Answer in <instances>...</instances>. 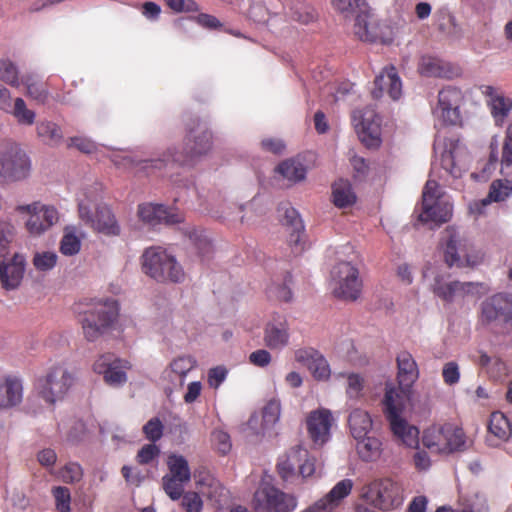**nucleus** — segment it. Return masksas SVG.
I'll use <instances>...</instances> for the list:
<instances>
[{
    "mask_svg": "<svg viewBox=\"0 0 512 512\" xmlns=\"http://www.w3.org/2000/svg\"><path fill=\"white\" fill-rule=\"evenodd\" d=\"M440 249L444 262L450 268H476L485 259L484 251L453 226L443 231Z\"/></svg>",
    "mask_w": 512,
    "mask_h": 512,
    "instance_id": "f257e3e1",
    "label": "nucleus"
},
{
    "mask_svg": "<svg viewBox=\"0 0 512 512\" xmlns=\"http://www.w3.org/2000/svg\"><path fill=\"white\" fill-rule=\"evenodd\" d=\"M75 312L79 317L84 337L94 342L114 327L119 315V305L115 299L105 298L85 307L77 305Z\"/></svg>",
    "mask_w": 512,
    "mask_h": 512,
    "instance_id": "f03ea898",
    "label": "nucleus"
},
{
    "mask_svg": "<svg viewBox=\"0 0 512 512\" xmlns=\"http://www.w3.org/2000/svg\"><path fill=\"white\" fill-rule=\"evenodd\" d=\"M100 191L96 186L86 187L78 194V215L84 224L93 230L107 235L120 234V226L111 209L99 202Z\"/></svg>",
    "mask_w": 512,
    "mask_h": 512,
    "instance_id": "7ed1b4c3",
    "label": "nucleus"
},
{
    "mask_svg": "<svg viewBox=\"0 0 512 512\" xmlns=\"http://www.w3.org/2000/svg\"><path fill=\"white\" fill-rule=\"evenodd\" d=\"M141 267L146 276L158 283H181L185 280L184 269L176 257L159 246L145 249Z\"/></svg>",
    "mask_w": 512,
    "mask_h": 512,
    "instance_id": "20e7f679",
    "label": "nucleus"
},
{
    "mask_svg": "<svg viewBox=\"0 0 512 512\" xmlns=\"http://www.w3.org/2000/svg\"><path fill=\"white\" fill-rule=\"evenodd\" d=\"M435 162L432 172L439 163L443 170L440 175L445 181L460 179L468 170L469 155L465 145L456 138L437 137L434 142Z\"/></svg>",
    "mask_w": 512,
    "mask_h": 512,
    "instance_id": "39448f33",
    "label": "nucleus"
},
{
    "mask_svg": "<svg viewBox=\"0 0 512 512\" xmlns=\"http://www.w3.org/2000/svg\"><path fill=\"white\" fill-rule=\"evenodd\" d=\"M450 197L441 190L440 184L429 179L422 194V210L418 216L420 222L439 226L450 220L452 216Z\"/></svg>",
    "mask_w": 512,
    "mask_h": 512,
    "instance_id": "423d86ee",
    "label": "nucleus"
},
{
    "mask_svg": "<svg viewBox=\"0 0 512 512\" xmlns=\"http://www.w3.org/2000/svg\"><path fill=\"white\" fill-rule=\"evenodd\" d=\"M32 173V161L16 143H0V183L10 184L27 180Z\"/></svg>",
    "mask_w": 512,
    "mask_h": 512,
    "instance_id": "0eeeda50",
    "label": "nucleus"
},
{
    "mask_svg": "<svg viewBox=\"0 0 512 512\" xmlns=\"http://www.w3.org/2000/svg\"><path fill=\"white\" fill-rule=\"evenodd\" d=\"M74 383V374L64 365L57 364L37 378L35 390L41 399L53 405L65 398Z\"/></svg>",
    "mask_w": 512,
    "mask_h": 512,
    "instance_id": "6e6552de",
    "label": "nucleus"
},
{
    "mask_svg": "<svg viewBox=\"0 0 512 512\" xmlns=\"http://www.w3.org/2000/svg\"><path fill=\"white\" fill-rule=\"evenodd\" d=\"M423 445L433 453L450 454L465 447L464 431L452 423L434 424L424 430Z\"/></svg>",
    "mask_w": 512,
    "mask_h": 512,
    "instance_id": "1a4fd4ad",
    "label": "nucleus"
},
{
    "mask_svg": "<svg viewBox=\"0 0 512 512\" xmlns=\"http://www.w3.org/2000/svg\"><path fill=\"white\" fill-rule=\"evenodd\" d=\"M189 133L185 140V146L182 152L176 151V148H169L164 153L166 164L174 162L179 165H188L194 158L207 154L212 148V134L200 123L196 127L188 125Z\"/></svg>",
    "mask_w": 512,
    "mask_h": 512,
    "instance_id": "9d476101",
    "label": "nucleus"
},
{
    "mask_svg": "<svg viewBox=\"0 0 512 512\" xmlns=\"http://www.w3.org/2000/svg\"><path fill=\"white\" fill-rule=\"evenodd\" d=\"M465 95L454 86L443 87L437 95V101L432 106V115L437 123L443 126H458L463 120Z\"/></svg>",
    "mask_w": 512,
    "mask_h": 512,
    "instance_id": "9b49d317",
    "label": "nucleus"
},
{
    "mask_svg": "<svg viewBox=\"0 0 512 512\" xmlns=\"http://www.w3.org/2000/svg\"><path fill=\"white\" fill-rule=\"evenodd\" d=\"M480 321L484 325L512 330V293H496L480 305Z\"/></svg>",
    "mask_w": 512,
    "mask_h": 512,
    "instance_id": "f8f14e48",
    "label": "nucleus"
},
{
    "mask_svg": "<svg viewBox=\"0 0 512 512\" xmlns=\"http://www.w3.org/2000/svg\"><path fill=\"white\" fill-rule=\"evenodd\" d=\"M297 498L280 491L267 481H262L254 493L253 506L257 512H293Z\"/></svg>",
    "mask_w": 512,
    "mask_h": 512,
    "instance_id": "ddd939ff",
    "label": "nucleus"
},
{
    "mask_svg": "<svg viewBox=\"0 0 512 512\" xmlns=\"http://www.w3.org/2000/svg\"><path fill=\"white\" fill-rule=\"evenodd\" d=\"M15 210L19 214L28 215L25 228L32 236L44 234L60 220L59 211L55 206L43 204L39 201L18 205Z\"/></svg>",
    "mask_w": 512,
    "mask_h": 512,
    "instance_id": "4468645a",
    "label": "nucleus"
},
{
    "mask_svg": "<svg viewBox=\"0 0 512 512\" xmlns=\"http://www.w3.org/2000/svg\"><path fill=\"white\" fill-rule=\"evenodd\" d=\"M331 283L336 297L355 301L362 291V280L357 265L335 264L331 270Z\"/></svg>",
    "mask_w": 512,
    "mask_h": 512,
    "instance_id": "2eb2a0df",
    "label": "nucleus"
},
{
    "mask_svg": "<svg viewBox=\"0 0 512 512\" xmlns=\"http://www.w3.org/2000/svg\"><path fill=\"white\" fill-rule=\"evenodd\" d=\"M352 122L361 142L366 147L378 148L381 145V118L372 106L354 110Z\"/></svg>",
    "mask_w": 512,
    "mask_h": 512,
    "instance_id": "dca6fc26",
    "label": "nucleus"
},
{
    "mask_svg": "<svg viewBox=\"0 0 512 512\" xmlns=\"http://www.w3.org/2000/svg\"><path fill=\"white\" fill-rule=\"evenodd\" d=\"M167 467L168 473L162 478L163 489L172 500H179L185 484L191 480L188 461L182 455L172 454L168 457Z\"/></svg>",
    "mask_w": 512,
    "mask_h": 512,
    "instance_id": "f3484780",
    "label": "nucleus"
},
{
    "mask_svg": "<svg viewBox=\"0 0 512 512\" xmlns=\"http://www.w3.org/2000/svg\"><path fill=\"white\" fill-rule=\"evenodd\" d=\"M281 416V403L278 399H271L262 408L260 413H254L247 421L248 431L260 438H270L276 434L275 428Z\"/></svg>",
    "mask_w": 512,
    "mask_h": 512,
    "instance_id": "a211bd4d",
    "label": "nucleus"
},
{
    "mask_svg": "<svg viewBox=\"0 0 512 512\" xmlns=\"http://www.w3.org/2000/svg\"><path fill=\"white\" fill-rule=\"evenodd\" d=\"M368 493L373 504L382 510L398 507L403 502V488L401 484L390 478L372 482Z\"/></svg>",
    "mask_w": 512,
    "mask_h": 512,
    "instance_id": "6ab92c4d",
    "label": "nucleus"
},
{
    "mask_svg": "<svg viewBox=\"0 0 512 512\" xmlns=\"http://www.w3.org/2000/svg\"><path fill=\"white\" fill-rule=\"evenodd\" d=\"M130 368L127 360L120 359L112 353L100 355L93 364L95 373L103 375L105 383L119 387L127 382L126 371Z\"/></svg>",
    "mask_w": 512,
    "mask_h": 512,
    "instance_id": "aec40b11",
    "label": "nucleus"
},
{
    "mask_svg": "<svg viewBox=\"0 0 512 512\" xmlns=\"http://www.w3.org/2000/svg\"><path fill=\"white\" fill-rule=\"evenodd\" d=\"M279 213L288 232V244L295 254L301 253L305 248V233L299 213L288 203L279 207Z\"/></svg>",
    "mask_w": 512,
    "mask_h": 512,
    "instance_id": "412c9836",
    "label": "nucleus"
},
{
    "mask_svg": "<svg viewBox=\"0 0 512 512\" xmlns=\"http://www.w3.org/2000/svg\"><path fill=\"white\" fill-rule=\"evenodd\" d=\"M373 98L379 99L387 94L392 100H399L402 96V81L393 66H388L375 78Z\"/></svg>",
    "mask_w": 512,
    "mask_h": 512,
    "instance_id": "4be33fe9",
    "label": "nucleus"
},
{
    "mask_svg": "<svg viewBox=\"0 0 512 512\" xmlns=\"http://www.w3.org/2000/svg\"><path fill=\"white\" fill-rule=\"evenodd\" d=\"M26 257L15 253L9 260L0 261V282L6 290L16 289L25 273Z\"/></svg>",
    "mask_w": 512,
    "mask_h": 512,
    "instance_id": "5701e85b",
    "label": "nucleus"
},
{
    "mask_svg": "<svg viewBox=\"0 0 512 512\" xmlns=\"http://www.w3.org/2000/svg\"><path fill=\"white\" fill-rule=\"evenodd\" d=\"M332 420L331 412L327 409H319L309 414L307 429L316 446H322L330 439Z\"/></svg>",
    "mask_w": 512,
    "mask_h": 512,
    "instance_id": "b1692460",
    "label": "nucleus"
},
{
    "mask_svg": "<svg viewBox=\"0 0 512 512\" xmlns=\"http://www.w3.org/2000/svg\"><path fill=\"white\" fill-rule=\"evenodd\" d=\"M512 437V425L502 412L496 411L490 415L488 422V434L485 444L491 448H500Z\"/></svg>",
    "mask_w": 512,
    "mask_h": 512,
    "instance_id": "393cba45",
    "label": "nucleus"
},
{
    "mask_svg": "<svg viewBox=\"0 0 512 512\" xmlns=\"http://www.w3.org/2000/svg\"><path fill=\"white\" fill-rule=\"evenodd\" d=\"M23 400V380L16 375L0 376V410H9Z\"/></svg>",
    "mask_w": 512,
    "mask_h": 512,
    "instance_id": "a878e982",
    "label": "nucleus"
},
{
    "mask_svg": "<svg viewBox=\"0 0 512 512\" xmlns=\"http://www.w3.org/2000/svg\"><path fill=\"white\" fill-rule=\"evenodd\" d=\"M410 393L411 389H404L399 384L397 387L392 382L386 383L382 403L387 420L402 414L406 402L410 398Z\"/></svg>",
    "mask_w": 512,
    "mask_h": 512,
    "instance_id": "bb28decb",
    "label": "nucleus"
},
{
    "mask_svg": "<svg viewBox=\"0 0 512 512\" xmlns=\"http://www.w3.org/2000/svg\"><path fill=\"white\" fill-rule=\"evenodd\" d=\"M512 196V182L507 179L494 180L489 188L488 195L469 204V210L472 214L481 215L487 205L492 202H503Z\"/></svg>",
    "mask_w": 512,
    "mask_h": 512,
    "instance_id": "cd10ccee",
    "label": "nucleus"
},
{
    "mask_svg": "<svg viewBox=\"0 0 512 512\" xmlns=\"http://www.w3.org/2000/svg\"><path fill=\"white\" fill-rule=\"evenodd\" d=\"M138 216L146 224H175L180 222V216L170 211L162 204L143 203L138 206Z\"/></svg>",
    "mask_w": 512,
    "mask_h": 512,
    "instance_id": "c85d7f7f",
    "label": "nucleus"
},
{
    "mask_svg": "<svg viewBox=\"0 0 512 512\" xmlns=\"http://www.w3.org/2000/svg\"><path fill=\"white\" fill-rule=\"evenodd\" d=\"M289 326L284 316H274L266 325L264 342L270 349L280 350L289 343Z\"/></svg>",
    "mask_w": 512,
    "mask_h": 512,
    "instance_id": "c756f323",
    "label": "nucleus"
},
{
    "mask_svg": "<svg viewBox=\"0 0 512 512\" xmlns=\"http://www.w3.org/2000/svg\"><path fill=\"white\" fill-rule=\"evenodd\" d=\"M483 93L496 125H502L512 111V99L492 86H485Z\"/></svg>",
    "mask_w": 512,
    "mask_h": 512,
    "instance_id": "7c9ffc66",
    "label": "nucleus"
},
{
    "mask_svg": "<svg viewBox=\"0 0 512 512\" xmlns=\"http://www.w3.org/2000/svg\"><path fill=\"white\" fill-rule=\"evenodd\" d=\"M418 71L425 77L453 78L458 75V69L452 64L430 55L421 57Z\"/></svg>",
    "mask_w": 512,
    "mask_h": 512,
    "instance_id": "2f4dec72",
    "label": "nucleus"
},
{
    "mask_svg": "<svg viewBox=\"0 0 512 512\" xmlns=\"http://www.w3.org/2000/svg\"><path fill=\"white\" fill-rule=\"evenodd\" d=\"M398 384L404 389H411L419 377L418 365L408 351H401L396 358Z\"/></svg>",
    "mask_w": 512,
    "mask_h": 512,
    "instance_id": "473e14b6",
    "label": "nucleus"
},
{
    "mask_svg": "<svg viewBox=\"0 0 512 512\" xmlns=\"http://www.w3.org/2000/svg\"><path fill=\"white\" fill-rule=\"evenodd\" d=\"M111 161L120 169L146 170L148 168L161 169L166 166V160L163 158L142 160L128 152H116L111 156Z\"/></svg>",
    "mask_w": 512,
    "mask_h": 512,
    "instance_id": "72a5a7b5",
    "label": "nucleus"
},
{
    "mask_svg": "<svg viewBox=\"0 0 512 512\" xmlns=\"http://www.w3.org/2000/svg\"><path fill=\"white\" fill-rule=\"evenodd\" d=\"M196 366V361L191 356L175 358L170 366L164 370L163 376L172 384V388L182 387L187 374Z\"/></svg>",
    "mask_w": 512,
    "mask_h": 512,
    "instance_id": "f704fd0d",
    "label": "nucleus"
},
{
    "mask_svg": "<svg viewBox=\"0 0 512 512\" xmlns=\"http://www.w3.org/2000/svg\"><path fill=\"white\" fill-rule=\"evenodd\" d=\"M393 435L405 446L418 448L419 430L407 422L402 415L388 419Z\"/></svg>",
    "mask_w": 512,
    "mask_h": 512,
    "instance_id": "c9c22d12",
    "label": "nucleus"
},
{
    "mask_svg": "<svg viewBox=\"0 0 512 512\" xmlns=\"http://www.w3.org/2000/svg\"><path fill=\"white\" fill-rule=\"evenodd\" d=\"M354 33L362 41H385L380 33V25L375 19L366 14H361L356 17Z\"/></svg>",
    "mask_w": 512,
    "mask_h": 512,
    "instance_id": "e433bc0d",
    "label": "nucleus"
},
{
    "mask_svg": "<svg viewBox=\"0 0 512 512\" xmlns=\"http://www.w3.org/2000/svg\"><path fill=\"white\" fill-rule=\"evenodd\" d=\"M348 426L353 438H363L371 431L373 420L368 411L362 408H353L348 416Z\"/></svg>",
    "mask_w": 512,
    "mask_h": 512,
    "instance_id": "4c0bfd02",
    "label": "nucleus"
},
{
    "mask_svg": "<svg viewBox=\"0 0 512 512\" xmlns=\"http://www.w3.org/2000/svg\"><path fill=\"white\" fill-rule=\"evenodd\" d=\"M430 274H433L431 288L433 293L446 302H453L456 300V285L457 281H448L445 275L434 273L429 269L424 271V278L429 279Z\"/></svg>",
    "mask_w": 512,
    "mask_h": 512,
    "instance_id": "58836bf2",
    "label": "nucleus"
},
{
    "mask_svg": "<svg viewBox=\"0 0 512 512\" xmlns=\"http://www.w3.org/2000/svg\"><path fill=\"white\" fill-rule=\"evenodd\" d=\"M6 113L11 114L18 124L31 126L35 123L36 113L27 107L24 99L17 97L11 102V95L7 99V107L1 108Z\"/></svg>",
    "mask_w": 512,
    "mask_h": 512,
    "instance_id": "ea45409f",
    "label": "nucleus"
},
{
    "mask_svg": "<svg viewBox=\"0 0 512 512\" xmlns=\"http://www.w3.org/2000/svg\"><path fill=\"white\" fill-rule=\"evenodd\" d=\"M356 440V451L362 461L375 462L382 454L381 441L372 436H364L363 438H354Z\"/></svg>",
    "mask_w": 512,
    "mask_h": 512,
    "instance_id": "a19ab883",
    "label": "nucleus"
},
{
    "mask_svg": "<svg viewBox=\"0 0 512 512\" xmlns=\"http://www.w3.org/2000/svg\"><path fill=\"white\" fill-rule=\"evenodd\" d=\"M277 172L288 182L297 183L303 181L306 177L307 167L300 157L291 158L281 162Z\"/></svg>",
    "mask_w": 512,
    "mask_h": 512,
    "instance_id": "79ce46f5",
    "label": "nucleus"
},
{
    "mask_svg": "<svg viewBox=\"0 0 512 512\" xmlns=\"http://www.w3.org/2000/svg\"><path fill=\"white\" fill-rule=\"evenodd\" d=\"M37 136L48 146L57 147L62 144L64 135L62 128L50 120H42L36 125Z\"/></svg>",
    "mask_w": 512,
    "mask_h": 512,
    "instance_id": "37998d69",
    "label": "nucleus"
},
{
    "mask_svg": "<svg viewBox=\"0 0 512 512\" xmlns=\"http://www.w3.org/2000/svg\"><path fill=\"white\" fill-rule=\"evenodd\" d=\"M81 249V238L78 236V229L74 225L64 228L60 241V251L65 256L76 255Z\"/></svg>",
    "mask_w": 512,
    "mask_h": 512,
    "instance_id": "c03bdc74",
    "label": "nucleus"
},
{
    "mask_svg": "<svg viewBox=\"0 0 512 512\" xmlns=\"http://www.w3.org/2000/svg\"><path fill=\"white\" fill-rule=\"evenodd\" d=\"M355 194L349 182L339 180L333 185V202L339 208H346L355 202Z\"/></svg>",
    "mask_w": 512,
    "mask_h": 512,
    "instance_id": "a18cd8bd",
    "label": "nucleus"
},
{
    "mask_svg": "<svg viewBox=\"0 0 512 512\" xmlns=\"http://www.w3.org/2000/svg\"><path fill=\"white\" fill-rule=\"evenodd\" d=\"M353 488V482L351 479H343L339 481L324 498L327 500L331 507L335 509L341 501L347 497Z\"/></svg>",
    "mask_w": 512,
    "mask_h": 512,
    "instance_id": "49530a36",
    "label": "nucleus"
},
{
    "mask_svg": "<svg viewBox=\"0 0 512 512\" xmlns=\"http://www.w3.org/2000/svg\"><path fill=\"white\" fill-rule=\"evenodd\" d=\"M16 227L10 219H0V257H5L14 238Z\"/></svg>",
    "mask_w": 512,
    "mask_h": 512,
    "instance_id": "de8ad7c7",
    "label": "nucleus"
},
{
    "mask_svg": "<svg viewBox=\"0 0 512 512\" xmlns=\"http://www.w3.org/2000/svg\"><path fill=\"white\" fill-rule=\"evenodd\" d=\"M26 87V94L32 100L36 101L38 104H44L49 96V92L45 85L33 79L32 77H23V83Z\"/></svg>",
    "mask_w": 512,
    "mask_h": 512,
    "instance_id": "09e8293b",
    "label": "nucleus"
},
{
    "mask_svg": "<svg viewBox=\"0 0 512 512\" xmlns=\"http://www.w3.org/2000/svg\"><path fill=\"white\" fill-rule=\"evenodd\" d=\"M197 484L201 487V492L203 494L216 502H220L221 498L224 496L225 488L219 481L208 475L197 480Z\"/></svg>",
    "mask_w": 512,
    "mask_h": 512,
    "instance_id": "8fccbe9b",
    "label": "nucleus"
},
{
    "mask_svg": "<svg viewBox=\"0 0 512 512\" xmlns=\"http://www.w3.org/2000/svg\"><path fill=\"white\" fill-rule=\"evenodd\" d=\"M206 210L216 218H233L232 210L241 212L242 206H237L224 200L219 202L217 199H210L207 202Z\"/></svg>",
    "mask_w": 512,
    "mask_h": 512,
    "instance_id": "3c124183",
    "label": "nucleus"
},
{
    "mask_svg": "<svg viewBox=\"0 0 512 512\" xmlns=\"http://www.w3.org/2000/svg\"><path fill=\"white\" fill-rule=\"evenodd\" d=\"M456 300L467 297H480L488 291V287L480 282L457 281Z\"/></svg>",
    "mask_w": 512,
    "mask_h": 512,
    "instance_id": "603ef678",
    "label": "nucleus"
},
{
    "mask_svg": "<svg viewBox=\"0 0 512 512\" xmlns=\"http://www.w3.org/2000/svg\"><path fill=\"white\" fill-rule=\"evenodd\" d=\"M187 236L201 256H207L211 252L212 244L210 238L203 230L191 228L187 231Z\"/></svg>",
    "mask_w": 512,
    "mask_h": 512,
    "instance_id": "864d4df0",
    "label": "nucleus"
},
{
    "mask_svg": "<svg viewBox=\"0 0 512 512\" xmlns=\"http://www.w3.org/2000/svg\"><path fill=\"white\" fill-rule=\"evenodd\" d=\"M336 264L349 263L350 265H358L360 261L359 253L350 243L336 246L333 249Z\"/></svg>",
    "mask_w": 512,
    "mask_h": 512,
    "instance_id": "5fc2aeb1",
    "label": "nucleus"
},
{
    "mask_svg": "<svg viewBox=\"0 0 512 512\" xmlns=\"http://www.w3.org/2000/svg\"><path fill=\"white\" fill-rule=\"evenodd\" d=\"M58 260V255L54 251H37L35 252L32 263L39 272H47L52 270Z\"/></svg>",
    "mask_w": 512,
    "mask_h": 512,
    "instance_id": "6e6d98bb",
    "label": "nucleus"
},
{
    "mask_svg": "<svg viewBox=\"0 0 512 512\" xmlns=\"http://www.w3.org/2000/svg\"><path fill=\"white\" fill-rule=\"evenodd\" d=\"M289 14L293 20L301 24H308L315 18L313 8L304 2L293 3L289 7Z\"/></svg>",
    "mask_w": 512,
    "mask_h": 512,
    "instance_id": "4d7b16f0",
    "label": "nucleus"
},
{
    "mask_svg": "<svg viewBox=\"0 0 512 512\" xmlns=\"http://www.w3.org/2000/svg\"><path fill=\"white\" fill-rule=\"evenodd\" d=\"M308 369L313 377L319 381H326L331 376L329 363L321 353L311 362Z\"/></svg>",
    "mask_w": 512,
    "mask_h": 512,
    "instance_id": "13d9d810",
    "label": "nucleus"
},
{
    "mask_svg": "<svg viewBox=\"0 0 512 512\" xmlns=\"http://www.w3.org/2000/svg\"><path fill=\"white\" fill-rule=\"evenodd\" d=\"M59 478L65 483H78L83 478V469L76 462H69L58 472Z\"/></svg>",
    "mask_w": 512,
    "mask_h": 512,
    "instance_id": "bf43d9fd",
    "label": "nucleus"
},
{
    "mask_svg": "<svg viewBox=\"0 0 512 512\" xmlns=\"http://www.w3.org/2000/svg\"><path fill=\"white\" fill-rule=\"evenodd\" d=\"M0 79L8 85L19 88L23 83V78L18 76L17 67L11 62L0 63Z\"/></svg>",
    "mask_w": 512,
    "mask_h": 512,
    "instance_id": "052dcab7",
    "label": "nucleus"
},
{
    "mask_svg": "<svg viewBox=\"0 0 512 512\" xmlns=\"http://www.w3.org/2000/svg\"><path fill=\"white\" fill-rule=\"evenodd\" d=\"M364 378L356 373L347 375L346 395L348 399H359L363 395Z\"/></svg>",
    "mask_w": 512,
    "mask_h": 512,
    "instance_id": "680f3d73",
    "label": "nucleus"
},
{
    "mask_svg": "<svg viewBox=\"0 0 512 512\" xmlns=\"http://www.w3.org/2000/svg\"><path fill=\"white\" fill-rule=\"evenodd\" d=\"M67 146L86 154L93 153L97 149L96 143L91 138L82 135L70 137L67 140Z\"/></svg>",
    "mask_w": 512,
    "mask_h": 512,
    "instance_id": "e2e57ef3",
    "label": "nucleus"
},
{
    "mask_svg": "<svg viewBox=\"0 0 512 512\" xmlns=\"http://www.w3.org/2000/svg\"><path fill=\"white\" fill-rule=\"evenodd\" d=\"M211 440H212L214 447L222 455H226L231 450L232 443H231L230 435L226 431H224L222 429H215L212 432Z\"/></svg>",
    "mask_w": 512,
    "mask_h": 512,
    "instance_id": "0e129e2a",
    "label": "nucleus"
},
{
    "mask_svg": "<svg viewBox=\"0 0 512 512\" xmlns=\"http://www.w3.org/2000/svg\"><path fill=\"white\" fill-rule=\"evenodd\" d=\"M52 493L55 498L57 510L60 512H69L71 509V495L69 489L64 486H58L53 489Z\"/></svg>",
    "mask_w": 512,
    "mask_h": 512,
    "instance_id": "69168bd1",
    "label": "nucleus"
},
{
    "mask_svg": "<svg viewBox=\"0 0 512 512\" xmlns=\"http://www.w3.org/2000/svg\"><path fill=\"white\" fill-rule=\"evenodd\" d=\"M501 172L512 167V124L508 127L500 159Z\"/></svg>",
    "mask_w": 512,
    "mask_h": 512,
    "instance_id": "338daca9",
    "label": "nucleus"
},
{
    "mask_svg": "<svg viewBox=\"0 0 512 512\" xmlns=\"http://www.w3.org/2000/svg\"><path fill=\"white\" fill-rule=\"evenodd\" d=\"M182 506L187 512H201L203 501L198 493L187 492L182 494Z\"/></svg>",
    "mask_w": 512,
    "mask_h": 512,
    "instance_id": "774afa93",
    "label": "nucleus"
}]
</instances>
